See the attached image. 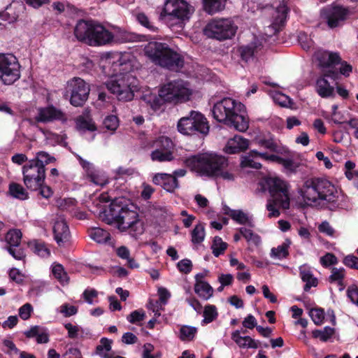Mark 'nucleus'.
Segmentation results:
<instances>
[{"mask_svg": "<svg viewBox=\"0 0 358 358\" xmlns=\"http://www.w3.org/2000/svg\"><path fill=\"white\" fill-rule=\"evenodd\" d=\"M55 161L54 157L50 156L48 152L40 151L36 153V157L29 160V162H35L38 167L45 168V165Z\"/></svg>", "mask_w": 358, "mask_h": 358, "instance_id": "33", "label": "nucleus"}, {"mask_svg": "<svg viewBox=\"0 0 358 358\" xmlns=\"http://www.w3.org/2000/svg\"><path fill=\"white\" fill-rule=\"evenodd\" d=\"M257 143L259 146L269 150L271 152H276L278 149L277 144L274 142V141L272 138H259L257 140Z\"/></svg>", "mask_w": 358, "mask_h": 358, "instance_id": "52", "label": "nucleus"}, {"mask_svg": "<svg viewBox=\"0 0 358 358\" xmlns=\"http://www.w3.org/2000/svg\"><path fill=\"white\" fill-rule=\"evenodd\" d=\"M8 252L17 260H22L25 257L24 250L19 246L8 247Z\"/></svg>", "mask_w": 358, "mask_h": 358, "instance_id": "59", "label": "nucleus"}, {"mask_svg": "<svg viewBox=\"0 0 358 358\" xmlns=\"http://www.w3.org/2000/svg\"><path fill=\"white\" fill-rule=\"evenodd\" d=\"M224 213L231 217V218L236 221L237 223L247 225L251 228L255 227L252 217L248 216V215L244 213L243 210H232L227 206L224 208Z\"/></svg>", "mask_w": 358, "mask_h": 358, "instance_id": "24", "label": "nucleus"}, {"mask_svg": "<svg viewBox=\"0 0 358 358\" xmlns=\"http://www.w3.org/2000/svg\"><path fill=\"white\" fill-rule=\"evenodd\" d=\"M54 276L62 283H68L69 278L62 264H56L52 267Z\"/></svg>", "mask_w": 358, "mask_h": 358, "instance_id": "42", "label": "nucleus"}, {"mask_svg": "<svg viewBox=\"0 0 358 358\" xmlns=\"http://www.w3.org/2000/svg\"><path fill=\"white\" fill-rule=\"evenodd\" d=\"M138 22L151 31H156L157 28L154 26L144 13H138L136 16Z\"/></svg>", "mask_w": 358, "mask_h": 358, "instance_id": "55", "label": "nucleus"}, {"mask_svg": "<svg viewBox=\"0 0 358 358\" xmlns=\"http://www.w3.org/2000/svg\"><path fill=\"white\" fill-rule=\"evenodd\" d=\"M9 192L15 198L24 200L27 199L28 194L24 187L17 183H11L9 186Z\"/></svg>", "mask_w": 358, "mask_h": 358, "instance_id": "38", "label": "nucleus"}, {"mask_svg": "<svg viewBox=\"0 0 358 358\" xmlns=\"http://www.w3.org/2000/svg\"><path fill=\"white\" fill-rule=\"evenodd\" d=\"M321 264L324 266H329L337 263V258L331 253H327L325 255L320 258Z\"/></svg>", "mask_w": 358, "mask_h": 358, "instance_id": "63", "label": "nucleus"}, {"mask_svg": "<svg viewBox=\"0 0 358 358\" xmlns=\"http://www.w3.org/2000/svg\"><path fill=\"white\" fill-rule=\"evenodd\" d=\"M142 99L155 110H158L164 102H167L164 97L159 94L157 96L155 94H145L142 96Z\"/></svg>", "mask_w": 358, "mask_h": 358, "instance_id": "32", "label": "nucleus"}, {"mask_svg": "<svg viewBox=\"0 0 358 358\" xmlns=\"http://www.w3.org/2000/svg\"><path fill=\"white\" fill-rule=\"evenodd\" d=\"M218 315L217 308L214 305H207L203 310V322L208 324L215 320Z\"/></svg>", "mask_w": 358, "mask_h": 358, "instance_id": "41", "label": "nucleus"}, {"mask_svg": "<svg viewBox=\"0 0 358 358\" xmlns=\"http://www.w3.org/2000/svg\"><path fill=\"white\" fill-rule=\"evenodd\" d=\"M106 221L108 224H115L120 231H127L132 237L137 238L145 231L144 222L138 213L130 209L122 202V199H115L106 212Z\"/></svg>", "mask_w": 358, "mask_h": 358, "instance_id": "1", "label": "nucleus"}, {"mask_svg": "<svg viewBox=\"0 0 358 358\" xmlns=\"http://www.w3.org/2000/svg\"><path fill=\"white\" fill-rule=\"evenodd\" d=\"M333 67L334 70L338 71V74L341 73L345 76H348L352 70L351 65L348 64L346 62H342L341 60L339 63L335 64Z\"/></svg>", "mask_w": 358, "mask_h": 358, "instance_id": "50", "label": "nucleus"}, {"mask_svg": "<svg viewBox=\"0 0 358 358\" xmlns=\"http://www.w3.org/2000/svg\"><path fill=\"white\" fill-rule=\"evenodd\" d=\"M76 38L90 45H102L111 42L113 34L103 25L93 20H79L74 29Z\"/></svg>", "mask_w": 358, "mask_h": 358, "instance_id": "6", "label": "nucleus"}, {"mask_svg": "<svg viewBox=\"0 0 358 358\" xmlns=\"http://www.w3.org/2000/svg\"><path fill=\"white\" fill-rule=\"evenodd\" d=\"M257 46L256 43H252L246 45H242L238 48V52L243 61L248 62L253 58L255 52L257 51Z\"/></svg>", "mask_w": 358, "mask_h": 358, "instance_id": "31", "label": "nucleus"}, {"mask_svg": "<svg viewBox=\"0 0 358 358\" xmlns=\"http://www.w3.org/2000/svg\"><path fill=\"white\" fill-rule=\"evenodd\" d=\"M132 77L130 74H123L115 76L106 83L107 89L120 101H130L134 97V93L131 88Z\"/></svg>", "mask_w": 358, "mask_h": 358, "instance_id": "14", "label": "nucleus"}, {"mask_svg": "<svg viewBox=\"0 0 358 358\" xmlns=\"http://www.w3.org/2000/svg\"><path fill=\"white\" fill-rule=\"evenodd\" d=\"M288 246L285 244L273 248L271 251V256L273 258L282 259L288 255Z\"/></svg>", "mask_w": 358, "mask_h": 358, "instance_id": "48", "label": "nucleus"}, {"mask_svg": "<svg viewBox=\"0 0 358 358\" xmlns=\"http://www.w3.org/2000/svg\"><path fill=\"white\" fill-rule=\"evenodd\" d=\"M334 334V329L325 327L322 330H314L313 331V336L315 338H320L322 341H327Z\"/></svg>", "mask_w": 358, "mask_h": 358, "instance_id": "40", "label": "nucleus"}, {"mask_svg": "<svg viewBox=\"0 0 358 358\" xmlns=\"http://www.w3.org/2000/svg\"><path fill=\"white\" fill-rule=\"evenodd\" d=\"M194 292L203 299H209L213 294V287L207 282H199L194 285Z\"/></svg>", "mask_w": 358, "mask_h": 358, "instance_id": "29", "label": "nucleus"}, {"mask_svg": "<svg viewBox=\"0 0 358 358\" xmlns=\"http://www.w3.org/2000/svg\"><path fill=\"white\" fill-rule=\"evenodd\" d=\"M24 9L22 3H17L14 6L10 5L7 6L6 10L0 13V20L8 24L13 23L17 20L20 12ZM5 27V24L0 22V28Z\"/></svg>", "mask_w": 358, "mask_h": 358, "instance_id": "22", "label": "nucleus"}, {"mask_svg": "<svg viewBox=\"0 0 358 358\" xmlns=\"http://www.w3.org/2000/svg\"><path fill=\"white\" fill-rule=\"evenodd\" d=\"M35 119L37 122H47L57 120H64L65 117L64 114L60 110L51 106L45 108H40Z\"/></svg>", "mask_w": 358, "mask_h": 358, "instance_id": "20", "label": "nucleus"}, {"mask_svg": "<svg viewBox=\"0 0 358 358\" xmlns=\"http://www.w3.org/2000/svg\"><path fill=\"white\" fill-rule=\"evenodd\" d=\"M145 54L155 64L169 70L178 71L184 65L181 55L164 43H148Z\"/></svg>", "mask_w": 358, "mask_h": 358, "instance_id": "5", "label": "nucleus"}, {"mask_svg": "<svg viewBox=\"0 0 358 358\" xmlns=\"http://www.w3.org/2000/svg\"><path fill=\"white\" fill-rule=\"evenodd\" d=\"M237 27L228 18L214 19L206 26L205 34L210 38L222 41L231 38L236 32Z\"/></svg>", "mask_w": 358, "mask_h": 358, "instance_id": "12", "label": "nucleus"}, {"mask_svg": "<svg viewBox=\"0 0 358 358\" xmlns=\"http://www.w3.org/2000/svg\"><path fill=\"white\" fill-rule=\"evenodd\" d=\"M288 8L287 6L282 3L279 5L272 13V22L271 25L267 27L266 34L273 35L277 34L284 27Z\"/></svg>", "mask_w": 358, "mask_h": 358, "instance_id": "18", "label": "nucleus"}, {"mask_svg": "<svg viewBox=\"0 0 358 358\" xmlns=\"http://www.w3.org/2000/svg\"><path fill=\"white\" fill-rule=\"evenodd\" d=\"M145 317V313L143 310H137L131 312L127 317V320L131 324H136L143 321Z\"/></svg>", "mask_w": 358, "mask_h": 358, "instance_id": "53", "label": "nucleus"}, {"mask_svg": "<svg viewBox=\"0 0 358 358\" xmlns=\"http://www.w3.org/2000/svg\"><path fill=\"white\" fill-rule=\"evenodd\" d=\"M191 94L187 83L182 80L169 82L159 90V95L167 102H182L189 99Z\"/></svg>", "mask_w": 358, "mask_h": 358, "instance_id": "13", "label": "nucleus"}, {"mask_svg": "<svg viewBox=\"0 0 358 358\" xmlns=\"http://www.w3.org/2000/svg\"><path fill=\"white\" fill-rule=\"evenodd\" d=\"M90 92V85L83 79L75 77L67 82L64 96L69 97L71 105L79 107L86 102Z\"/></svg>", "mask_w": 358, "mask_h": 358, "instance_id": "10", "label": "nucleus"}, {"mask_svg": "<svg viewBox=\"0 0 358 358\" xmlns=\"http://www.w3.org/2000/svg\"><path fill=\"white\" fill-rule=\"evenodd\" d=\"M112 340L107 338H102L100 340V344L96 348V353L103 358H112L106 352L111 350Z\"/></svg>", "mask_w": 358, "mask_h": 358, "instance_id": "34", "label": "nucleus"}, {"mask_svg": "<svg viewBox=\"0 0 358 358\" xmlns=\"http://www.w3.org/2000/svg\"><path fill=\"white\" fill-rule=\"evenodd\" d=\"M191 10L189 4L184 0H166L161 17L166 22L176 20L181 22L189 17Z\"/></svg>", "mask_w": 358, "mask_h": 358, "instance_id": "15", "label": "nucleus"}, {"mask_svg": "<svg viewBox=\"0 0 358 358\" xmlns=\"http://www.w3.org/2000/svg\"><path fill=\"white\" fill-rule=\"evenodd\" d=\"M261 152H257L255 150H251L248 155L242 157L241 165L242 167L252 168L255 169H259L262 167L260 162L257 161L260 158Z\"/></svg>", "mask_w": 358, "mask_h": 358, "instance_id": "25", "label": "nucleus"}, {"mask_svg": "<svg viewBox=\"0 0 358 358\" xmlns=\"http://www.w3.org/2000/svg\"><path fill=\"white\" fill-rule=\"evenodd\" d=\"M23 182L27 189L37 191L45 182V169L28 162L22 167Z\"/></svg>", "mask_w": 358, "mask_h": 358, "instance_id": "16", "label": "nucleus"}, {"mask_svg": "<svg viewBox=\"0 0 358 358\" xmlns=\"http://www.w3.org/2000/svg\"><path fill=\"white\" fill-rule=\"evenodd\" d=\"M310 316L311 317L314 323L317 325H320L322 323L324 318V313L322 309L320 308H313L310 310Z\"/></svg>", "mask_w": 358, "mask_h": 358, "instance_id": "51", "label": "nucleus"}, {"mask_svg": "<svg viewBox=\"0 0 358 358\" xmlns=\"http://www.w3.org/2000/svg\"><path fill=\"white\" fill-rule=\"evenodd\" d=\"M103 124L107 130L113 133L118 127L119 120L115 115H108L104 119Z\"/></svg>", "mask_w": 358, "mask_h": 358, "instance_id": "47", "label": "nucleus"}, {"mask_svg": "<svg viewBox=\"0 0 358 358\" xmlns=\"http://www.w3.org/2000/svg\"><path fill=\"white\" fill-rule=\"evenodd\" d=\"M298 38L299 42L303 50H308L313 46V41L305 32L299 33Z\"/></svg>", "mask_w": 358, "mask_h": 358, "instance_id": "49", "label": "nucleus"}, {"mask_svg": "<svg viewBox=\"0 0 358 358\" xmlns=\"http://www.w3.org/2000/svg\"><path fill=\"white\" fill-rule=\"evenodd\" d=\"M33 311V308L30 303H25L19 309L20 317L26 320L30 317L31 313Z\"/></svg>", "mask_w": 358, "mask_h": 358, "instance_id": "60", "label": "nucleus"}, {"mask_svg": "<svg viewBox=\"0 0 358 358\" xmlns=\"http://www.w3.org/2000/svg\"><path fill=\"white\" fill-rule=\"evenodd\" d=\"M33 250L35 253L42 257H48L50 255V250L43 243L34 241L33 243Z\"/></svg>", "mask_w": 358, "mask_h": 358, "instance_id": "46", "label": "nucleus"}, {"mask_svg": "<svg viewBox=\"0 0 358 358\" xmlns=\"http://www.w3.org/2000/svg\"><path fill=\"white\" fill-rule=\"evenodd\" d=\"M55 239L59 245L67 242L70 237V231L65 219L58 216L53 227Z\"/></svg>", "mask_w": 358, "mask_h": 358, "instance_id": "19", "label": "nucleus"}, {"mask_svg": "<svg viewBox=\"0 0 358 358\" xmlns=\"http://www.w3.org/2000/svg\"><path fill=\"white\" fill-rule=\"evenodd\" d=\"M300 276L301 280L306 282L304 286V291L308 292L312 287L317 285V279L315 278L312 272L305 266L300 267Z\"/></svg>", "mask_w": 358, "mask_h": 358, "instance_id": "28", "label": "nucleus"}, {"mask_svg": "<svg viewBox=\"0 0 358 358\" xmlns=\"http://www.w3.org/2000/svg\"><path fill=\"white\" fill-rule=\"evenodd\" d=\"M20 64L13 55L0 54V82L11 85L20 78Z\"/></svg>", "mask_w": 358, "mask_h": 358, "instance_id": "11", "label": "nucleus"}, {"mask_svg": "<svg viewBox=\"0 0 358 358\" xmlns=\"http://www.w3.org/2000/svg\"><path fill=\"white\" fill-rule=\"evenodd\" d=\"M242 236L246 240L248 244L259 245L261 243V238L257 234L253 232L250 229L246 227H241L238 229Z\"/></svg>", "mask_w": 358, "mask_h": 358, "instance_id": "30", "label": "nucleus"}, {"mask_svg": "<svg viewBox=\"0 0 358 358\" xmlns=\"http://www.w3.org/2000/svg\"><path fill=\"white\" fill-rule=\"evenodd\" d=\"M274 101L283 107H288L292 103V100L287 96L281 93L275 95Z\"/></svg>", "mask_w": 358, "mask_h": 358, "instance_id": "58", "label": "nucleus"}, {"mask_svg": "<svg viewBox=\"0 0 358 358\" xmlns=\"http://www.w3.org/2000/svg\"><path fill=\"white\" fill-rule=\"evenodd\" d=\"M319 61L322 67V77L316 82V91L322 98H327L334 94V88L331 86L326 78L336 80L338 73L334 69L333 66L341 62V57L337 52L325 51L321 53Z\"/></svg>", "mask_w": 358, "mask_h": 358, "instance_id": "8", "label": "nucleus"}, {"mask_svg": "<svg viewBox=\"0 0 358 358\" xmlns=\"http://www.w3.org/2000/svg\"><path fill=\"white\" fill-rule=\"evenodd\" d=\"M343 264L353 269L358 270V257L355 255H348L346 256L343 261Z\"/></svg>", "mask_w": 358, "mask_h": 358, "instance_id": "61", "label": "nucleus"}, {"mask_svg": "<svg viewBox=\"0 0 358 358\" xmlns=\"http://www.w3.org/2000/svg\"><path fill=\"white\" fill-rule=\"evenodd\" d=\"M21 238L22 232L19 229L10 230L6 236V242L9 245L8 247L19 246Z\"/></svg>", "mask_w": 358, "mask_h": 358, "instance_id": "39", "label": "nucleus"}, {"mask_svg": "<svg viewBox=\"0 0 358 358\" xmlns=\"http://www.w3.org/2000/svg\"><path fill=\"white\" fill-rule=\"evenodd\" d=\"M177 127L178 131L184 135H206L209 132L206 118L201 113L195 110H192L187 116L181 117L178 122Z\"/></svg>", "mask_w": 358, "mask_h": 358, "instance_id": "9", "label": "nucleus"}, {"mask_svg": "<svg viewBox=\"0 0 358 358\" xmlns=\"http://www.w3.org/2000/svg\"><path fill=\"white\" fill-rule=\"evenodd\" d=\"M347 294L351 301L358 306V287L356 285L350 286Z\"/></svg>", "mask_w": 358, "mask_h": 358, "instance_id": "64", "label": "nucleus"}, {"mask_svg": "<svg viewBox=\"0 0 358 358\" xmlns=\"http://www.w3.org/2000/svg\"><path fill=\"white\" fill-rule=\"evenodd\" d=\"M248 147V140L236 135L228 141L224 150L228 154H235L244 151Z\"/></svg>", "mask_w": 358, "mask_h": 358, "instance_id": "23", "label": "nucleus"}, {"mask_svg": "<svg viewBox=\"0 0 358 358\" xmlns=\"http://www.w3.org/2000/svg\"><path fill=\"white\" fill-rule=\"evenodd\" d=\"M213 117L219 122L243 132L249 127L248 119L245 115V106L229 97L217 101L212 110Z\"/></svg>", "mask_w": 358, "mask_h": 358, "instance_id": "3", "label": "nucleus"}, {"mask_svg": "<svg viewBox=\"0 0 358 358\" xmlns=\"http://www.w3.org/2000/svg\"><path fill=\"white\" fill-rule=\"evenodd\" d=\"M151 158L153 161L170 162L173 159V157L170 150L157 149L152 152Z\"/></svg>", "mask_w": 358, "mask_h": 358, "instance_id": "37", "label": "nucleus"}, {"mask_svg": "<svg viewBox=\"0 0 358 358\" xmlns=\"http://www.w3.org/2000/svg\"><path fill=\"white\" fill-rule=\"evenodd\" d=\"M205 238L204 227L202 224H199L195 226L192 231V241L193 243H200Z\"/></svg>", "mask_w": 358, "mask_h": 358, "instance_id": "45", "label": "nucleus"}, {"mask_svg": "<svg viewBox=\"0 0 358 358\" xmlns=\"http://www.w3.org/2000/svg\"><path fill=\"white\" fill-rule=\"evenodd\" d=\"M248 336H241L238 330L235 331L231 334L232 340L240 347V348H248Z\"/></svg>", "mask_w": 358, "mask_h": 358, "instance_id": "54", "label": "nucleus"}, {"mask_svg": "<svg viewBox=\"0 0 358 358\" xmlns=\"http://www.w3.org/2000/svg\"><path fill=\"white\" fill-rule=\"evenodd\" d=\"M177 267L180 272L187 274L192 271V264L189 259H184L178 262Z\"/></svg>", "mask_w": 358, "mask_h": 358, "instance_id": "57", "label": "nucleus"}, {"mask_svg": "<svg viewBox=\"0 0 358 358\" xmlns=\"http://www.w3.org/2000/svg\"><path fill=\"white\" fill-rule=\"evenodd\" d=\"M203 2L205 11L213 15L224 9L227 0H203Z\"/></svg>", "mask_w": 358, "mask_h": 358, "instance_id": "26", "label": "nucleus"}, {"mask_svg": "<svg viewBox=\"0 0 358 358\" xmlns=\"http://www.w3.org/2000/svg\"><path fill=\"white\" fill-rule=\"evenodd\" d=\"M322 15L326 20L330 28H335L343 24L349 11L347 8L339 6H331L322 10Z\"/></svg>", "mask_w": 358, "mask_h": 358, "instance_id": "17", "label": "nucleus"}, {"mask_svg": "<svg viewBox=\"0 0 358 358\" xmlns=\"http://www.w3.org/2000/svg\"><path fill=\"white\" fill-rule=\"evenodd\" d=\"M299 194L306 205L316 207L335 203L338 199L336 187L324 178H308L299 188Z\"/></svg>", "mask_w": 358, "mask_h": 358, "instance_id": "2", "label": "nucleus"}, {"mask_svg": "<svg viewBox=\"0 0 358 358\" xmlns=\"http://www.w3.org/2000/svg\"><path fill=\"white\" fill-rule=\"evenodd\" d=\"M183 163L192 171L208 178L218 177L220 171L224 170L229 165L228 159L224 156L207 152L186 157Z\"/></svg>", "mask_w": 358, "mask_h": 358, "instance_id": "4", "label": "nucleus"}, {"mask_svg": "<svg viewBox=\"0 0 358 358\" xmlns=\"http://www.w3.org/2000/svg\"><path fill=\"white\" fill-rule=\"evenodd\" d=\"M76 128L81 131H95L96 129L95 124L92 122V120L85 118L83 116H79L76 119Z\"/></svg>", "mask_w": 358, "mask_h": 358, "instance_id": "36", "label": "nucleus"}, {"mask_svg": "<svg viewBox=\"0 0 358 358\" xmlns=\"http://www.w3.org/2000/svg\"><path fill=\"white\" fill-rule=\"evenodd\" d=\"M197 329L191 326H182L180 329V338L182 341H192L196 333Z\"/></svg>", "mask_w": 358, "mask_h": 358, "instance_id": "43", "label": "nucleus"}, {"mask_svg": "<svg viewBox=\"0 0 358 358\" xmlns=\"http://www.w3.org/2000/svg\"><path fill=\"white\" fill-rule=\"evenodd\" d=\"M152 181L155 184L160 185L169 192H173L178 187L177 178L171 174L157 173L153 177Z\"/></svg>", "mask_w": 358, "mask_h": 358, "instance_id": "21", "label": "nucleus"}, {"mask_svg": "<svg viewBox=\"0 0 358 358\" xmlns=\"http://www.w3.org/2000/svg\"><path fill=\"white\" fill-rule=\"evenodd\" d=\"M78 159L80 165L86 171L87 176L90 178V180L96 185H103L104 182L100 181L99 178L93 173L92 164L83 159L80 156H78Z\"/></svg>", "mask_w": 358, "mask_h": 358, "instance_id": "35", "label": "nucleus"}, {"mask_svg": "<svg viewBox=\"0 0 358 358\" xmlns=\"http://www.w3.org/2000/svg\"><path fill=\"white\" fill-rule=\"evenodd\" d=\"M266 188L268 190L271 199L266 205L269 211V217H276L280 215L277 207L289 209L290 198L288 192V185L278 178H268L265 181Z\"/></svg>", "mask_w": 358, "mask_h": 358, "instance_id": "7", "label": "nucleus"}, {"mask_svg": "<svg viewBox=\"0 0 358 358\" xmlns=\"http://www.w3.org/2000/svg\"><path fill=\"white\" fill-rule=\"evenodd\" d=\"M9 277L11 280L15 282L16 283L20 284L24 280V275L15 268H13L10 270Z\"/></svg>", "mask_w": 358, "mask_h": 358, "instance_id": "62", "label": "nucleus"}, {"mask_svg": "<svg viewBox=\"0 0 358 358\" xmlns=\"http://www.w3.org/2000/svg\"><path fill=\"white\" fill-rule=\"evenodd\" d=\"M227 248V243L223 242L220 237L215 236L214 238L211 248L213 250V253L215 257H218L220 255L223 253Z\"/></svg>", "mask_w": 358, "mask_h": 358, "instance_id": "44", "label": "nucleus"}, {"mask_svg": "<svg viewBox=\"0 0 358 358\" xmlns=\"http://www.w3.org/2000/svg\"><path fill=\"white\" fill-rule=\"evenodd\" d=\"M90 237L98 243H106L110 240V233L100 227H94L89 231Z\"/></svg>", "mask_w": 358, "mask_h": 358, "instance_id": "27", "label": "nucleus"}, {"mask_svg": "<svg viewBox=\"0 0 358 358\" xmlns=\"http://www.w3.org/2000/svg\"><path fill=\"white\" fill-rule=\"evenodd\" d=\"M280 164H282L285 169L291 173L296 172L297 168L299 166V164L298 162H296L291 159L282 158Z\"/></svg>", "mask_w": 358, "mask_h": 358, "instance_id": "56", "label": "nucleus"}]
</instances>
